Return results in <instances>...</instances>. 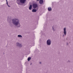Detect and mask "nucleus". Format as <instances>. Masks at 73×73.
I'll list each match as a JSON object with an SVG mask.
<instances>
[{"instance_id": "ddd939ff", "label": "nucleus", "mask_w": 73, "mask_h": 73, "mask_svg": "<svg viewBox=\"0 0 73 73\" xmlns=\"http://www.w3.org/2000/svg\"><path fill=\"white\" fill-rule=\"evenodd\" d=\"M20 44L19 43L17 42V43H16V45H17V46H19V45H20Z\"/></svg>"}, {"instance_id": "1a4fd4ad", "label": "nucleus", "mask_w": 73, "mask_h": 73, "mask_svg": "<svg viewBox=\"0 0 73 73\" xmlns=\"http://www.w3.org/2000/svg\"><path fill=\"white\" fill-rule=\"evenodd\" d=\"M32 5H30L29 7V10H31V9H32Z\"/></svg>"}, {"instance_id": "6e6552de", "label": "nucleus", "mask_w": 73, "mask_h": 73, "mask_svg": "<svg viewBox=\"0 0 73 73\" xmlns=\"http://www.w3.org/2000/svg\"><path fill=\"white\" fill-rule=\"evenodd\" d=\"M39 3L40 4H43V0H40Z\"/></svg>"}, {"instance_id": "9d476101", "label": "nucleus", "mask_w": 73, "mask_h": 73, "mask_svg": "<svg viewBox=\"0 0 73 73\" xmlns=\"http://www.w3.org/2000/svg\"><path fill=\"white\" fill-rule=\"evenodd\" d=\"M11 18L10 17H8L7 19V21H9V20H11V19L10 18Z\"/></svg>"}, {"instance_id": "9b49d317", "label": "nucleus", "mask_w": 73, "mask_h": 73, "mask_svg": "<svg viewBox=\"0 0 73 73\" xmlns=\"http://www.w3.org/2000/svg\"><path fill=\"white\" fill-rule=\"evenodd\" d=\"M32 11L33 12H36V9H33Z\"/></svg>"}, {"instance_id": "dca6fc26", "label": "nucleus", "mask_w": 73, "mask_h": 73, "mask_svg": "<svg viewBox=\"0 0 73 73\" xmlns=\"http://www.w3.org/2000/svg\"><path fill=\"white\" fill-rule=\"evenodd\" d=\"M31 57H29L27 59L28 60V61H30L31 60Z\"/></svg>"}, {"instance_id": "7ed1b4c3", "label": "nucleus", "mask_w": 73, "mask_h": 73, "mask_svg": "<svg viewBox=\"0 0 73 73\" xmlns=\"http://www.w3.org/2000/svg\"><path fill=\"white\" fill-rule=\"evenodd\" d=\"M66 27L64 28L63 29V33L64 35H63V37L64 36H66Z\"/></svg>"}, {"instance_id": "f3484780", "label": "nucleus", "mask_w": 73, "mask_h": 73, "mask_svg": "<svg viewBox=\"0 0 73 73\" xmlns=\"http://www.w3.org/2000/svg\"><path fill=\"white\" fill-rule=\"evenodd\" d=\"M19 47V48H21V47H22V45H21V44H20L19 45V46H18Z\"/></svg>"}, {"instance_id": "2eb2a0df", "label": "nucleus", "mask_w": 73, "mask_h": 73, "mask_svg": "<svg viewBox=\"0 0 73 73\" xmlns=\"http://www.w3.org/2000/svg\"><path fill=\"white\" fill-rule=\"evenodd\" d=\"M43 28L44 29H45V28H46V23L44 24Z\"/></svg>"}, {"instance_id": "0eeeda50", "label": "nucleus", "mask_w": 73, "mask_h": 73, "mask_svg": "<svg viewBox=\"0 0 73 73\" xmlns=\"http://www.w3.org/2000/svg\"><path fill=\"white\" fill-rule=\"evenodd\" d=\"M48 11H49V12L52 11V8H51V7H48Z\"/></svg>"}, {"instance_id": "aec40b11", "label": "nucleus", "mask_w": 73, "mask_h": 73, "mask_svg": "<svg viewBox=\"0 0 73 73\" xmlns=\"http://www.w3.org/2000/svg\"><path fill=\"white\" fill-rule=\"evenodd\" d=\"M67 62H70V60H68Z\"/></svg>"}, {"instance_id": "a211bd4d", "label": "nucleus", "mask_w": 73, "mask_h": 73, "mask_svg": "<svg viewBox=\"0 0 73 73\" xmlns=\"http://www.w3.org/2000/svg\"><path fill=\"white\" fill-rule=\"evenodd\" d=\"M19 47V48H21V47H22V45H21V44H20L19 45V46H18Z\"/></svg>"}, {"instance_id": "423d86ee", "label": "nucleus", "mask_w": 73, "mask_h": 73, "mask_svg": "<svg viewBox=\"0 0 73 73\" xmlns=\"http://www.w3.org/2000/svg\"><path fill=\"white\" fill-rule=\"evenodd\" d=\"M26 1V0H20V2L21 4H24V3H25Z\"/></svg>"}, {"instance_id": "f03ea898", "label": "nucleus", "mask_w": 73, "mask_h": 73, "mask_svg": "<svg viewBox=\"0 0 73 73\" xmlns=\"http://www.w3.org/2000/svg\"><path fill=\"white\" fill-rule=\"evenodd\" d=\"M52 42V41L50 39H48L46 41V44L47 45L50 46L51 45V43Z\"/></svg>"}, {"instance_id": "39448f33", "label": "nucleus", "mask_w": 73, "mask_h": 73, "mask_svg": "<svg viewBox=\"0 0 73 73\" xmlns=\"http://www.w3.org/2000/svg\"><path fill=\"white\" fill-rule=\"evenodd\" d=\"M56 26H53L52 27V31H56Z\"/></svg>"}, {"instance_id": "5701e85b", "label": "nucleus", "mask_w": 73, "mask_h": 73, "mask_svg": "<svg viewBox=\"0 0 73 73\" xmlns=\"http://www.w3.org/2000/svg\"><path fill=\"white\" fill-rule=\"evenodd\" d=\"M7 5L8 7H10V6H9V5H8H8Z\"/></svg>"}, {"instance_id": "b1692460", "label": "nucleus", "mask_w": 73, "mask_h": 73, "mask_svg": "<svg viewBox=\"0 0 73 73\" xmlns=\"http://www.w3.org/2000/svg\"><path fill=\"white\" fill-rule=\"evenodd\" d=\"M37 1H39V0H36Z\"/></svg>"}, {"instance_id": "20e7f679", "label": "nucleus", "mask_w": 73, "mask_h": 73, "mask_svg": "<svg viewBox=\"0 0 73 73\" xmlns=\"http://www.w3.org/2000/svg\"><path fill=\"white\" fill-rule=\"evenodd\" d=\"M33 8H36L37 7V4L34 3L33 5Z\"/></svg>"}, {"instance_id": "412c9836", "label": "nucleus", "mask_w": 73, "mask_h": 73, "mask_svg": "<svg viewBox=\"0 0 73 73\" xmlns=\"http://www.w3.org/2000/svg\"><path fill=\"white\" fill-rule=\"evenodd\" d=\"M7 2V5H8V2L7 1V0H6Z\"/></svg>"}, {"instance_id": "4be33fe9", "label": "nucleus", "mask_w": 73, "mask_h": 73, "mask_svg": "<svg viewBox=\"0 0 73 73\" xmlns=\"http://www.w3.org/2000/svg\"><path fill=\"white\" fill-rule=\"evenodd\" d=\"M39 64H41V62H39Z\"/></svg>"}, {"instance_id": "4468645a", "label": "nucleus", "mask_w": 73, "mask_h": 73, "mask_svg": "<svg viewBox=\"0 0 73 73\" xmlns=\"http://www.w3.org/2000/svg\"><path fill=\"white\" fill-rule=\"evenodd\" d=\"M18 37H22V36L21 35H18L17 36Z\"/></svg>"}, {"instance_id": "f257e3e1", "label": "nucleus", "mask_w": 73, "mask_h": 73, "mask_svg": "<svg viewBox=\"0 0 73 73\" xmlns=\"http://www.w3.org/2000/svg\"><path fill=\"white\" fill-rule=\"evenodd\" d=\"M12 23L15 26H17L18 28L20 27L21 24L19 22V20L17 18H15L13 19L12 20Z\"/></svg>"}, {"instance_id": "f8f14e48", "label": "nucleus", "mask_w": 73, "mask_h": 73, "mask_svg": "<svg viewBox=\"0 0 73 73\" xmlns=\"http://www.w3.org/2000/svg\"><path fill=\"white\" fill-rule=\"evenodd\" d=\"M17 1L18 4H20V3L19 2V0H17Z\"/></svg>"}, {"instance_id": "393cba45", "label": "nucleus", "mask_w": 73, "mask_h": 73, "mask_svg": "<svg viewBox=\"0 0 73 73\" xmlns=\"http://www.w3.org/2000/svg\"><path fill=\"white\" fill-rule=\"evenodd\" d=\"M9 23H10V22H9Z\"/></svg>"}, {"instance_id": "6ab92c4d", "label": "nucleus", "mask_w": 73, "mask_h": 73, "mask_svg": "<svg viewBox=\"0 0 73 73\" xmlns=\"http://www.w3.org/2000/svg\"><path fill=\"white\" fill-rule=\"evenodd\" d=\"M19 47V48H21V47H22V45H21V44H20L19 45V46H18Z\"/></svg>"}]
</instances>
